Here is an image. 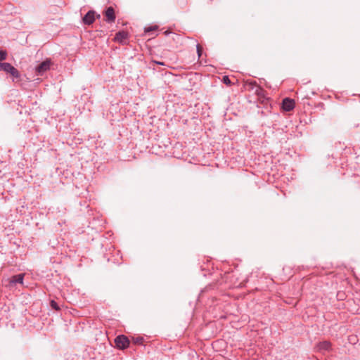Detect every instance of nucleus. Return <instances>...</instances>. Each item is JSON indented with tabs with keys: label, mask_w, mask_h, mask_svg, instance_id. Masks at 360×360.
<instances>
[{
	"label": "nucleus",
	"mask_w": 360,
	"mask_h": 360,
	"mask_svg": "<svg viewBox=\"0 0 360 360\" xmlns=\"http://www.w3.org/2000/svg\"><path fill=\"white\" fill-rule=\"evenodd\" d=\"M7 55L6 51L0 50V62L5 60L7 58Z\"/></svg>",
	"instance_id": "10"
},
{
	"label": "nucleus",
	"mask_w": 360,
	"mask_h": 360,
	"mask_svg": "<svg viewBox=\"0 0 360 360\" xmlns=\"http://www.w3.org/2000/svg\"><path fill=\"white\" fill-rule=\"evenodd\" d=\"M222 82L228 86H230L232 84L231 79L228 76H224L222 78Z\"/></svg>",
	"instance_id": "12"
},
{
	"label": "nucleus",
	"mask_w": 360,
	"mask_h": 360,
	"mask_svg": "<svg viewBox=\"0 0 360 360\" xmlns=\"http://www.w3.org/2000/svg\"><path fill=\"white\" fill-rule=\"evenodd\" d=\"M51 62V60L46 59V60L41 63L35 68V71L37 75L42 76L47 70H49Z\"/></svg>",
	"instance_id": "3"
},
{
	"label": "nucleus",
	"mask_w": 360,
	"mask_h": 360,
	"mask_svg": "<svg viewBox=\"0 0 360 360\" xmlns=\"http://www.w3.org/2000/svg\"><path fill=\"white\" fill-rule=\"evenodd\" d=\"M115 346L120 349H124L129 345V339L124 335H120L115 339Z\"/></svg>",
	"instance_id": "2"
},
{
	"label": "nucleus",
	"mask_w": 360,
	"mask_h": 360,
	"mask_svg": "<svg viewBox=\"0 0 360 360\" xmlns=\"http://www.w3.org/2000/svg\"><path fill=\"white\" fill-rule=\"evenodd\" d=\"M196 49H197V53L198 54V56L200 57L201 53H202V48L200 46V44H197Z\"/></svg>",
	"instance_id": "13"
},
{
	"label": "nucleus",
	"mask_w": 360,
	"mask_h": 360,
	"mask_svg": "<svg viewBox=\"0 0 360 360\" xmlns=\"http://www.w3.org/2000/svg\"><path fill=\"white\" fill-rule=\"evenodd\" d=\"M50 305H51V308L54 309L56 311H59L60 309L58 303L54 300L51 301Z\"/></svg>",
	"instance_id": "11"
},
{
	"label": "nucleus",
	"mask_w": 360,
	"mask_h": 360,
	"mask_svg": "<svg viewBox=\"0 0 360 360\" xmlns=\"http://www.w3.org/2000/svg\"><path fill=\"white\" fill-rule=\"evenodd\" d=\"M128 37V33L125 31H120L116 33L115 41L123 44Z\"/></svg>",
	"instance_id": "7"
},
{
	"label": "nucleus",
	"mask_w": 360,
	"mask_h": 360,
	"mask_svg": "<svg viewBox=\"0 0 360 360\" xmlns=\"http://www.w3.org/2000/svg\"><path fill=\"white\" fill-rule=\"evenodd\" d=\"M316 348L320 352L328 351L331 348V343L328 341H323L317 345Z\"/></svg>",
	"instance_id": "8"
},
{
	"label": "nucleus",
	"mask_w": 360,
	"mask_h": 360,
	"mask_svg": "<svg viewBox=\"0 0 360 360\" xmlns=\"http://www.w3.org/2000/svg\"><path fill=\"white\" fill-rule=\"evenodd\" d=\"M295 105V103L294 100L285 98L283 100L282 108L285 111L289 112L294 109Z\"/></svg>",
	"instance_id": "5"
},
{
	"label": "nucleus",
	"mask_w": 360,
	"mask_h": 360,
	"mask_svg": "<svg viewBox=\"0 0 360 360\" xmlns=\"http://www.w3.org/2000/svg\"><path fill=\"white\" fill-rule=\"evenodd\" d=\"M24 274H20L18 275L13 276L10 281V284L23 283Z\"/></svg>",
	"instance_id": "9"
},
{
	"label": "nucleus",
	"mask_w": 360,
	"mask_h": 360,
	"mask_svg": "<svg viewBox=\"0 0 360 360\" xmlns=\"http://www.w3.org/2000/svg\"><path fill=\"white\" fill-rule=\"evenodd\" d=\"M141 340H142V338H140L139 340H137V341H136V342H141Z\"/></svg>",
	"instance_id": "16"
},
{
	"label": "nucleus",
	"mask_w": 360,
	"mask_h": 360,
	"mask_svg": "<svg viewBox=\"0 0 360 360\" xmlns=\"http://www.w3.org/2000/svg\"><path fill=\"white\" fill-rule=\"evenodd\" d=\"M156 28V27H149L148 28L147 30H146V32H150L151 30H153Z\"/></svg>",
	"instance_id": "15"
},
{
	"label": "nucleus",
	"mask_w": 360,
	"mask_h": 360,
	"mask_svg": "<svg viewBox=\"0 0 360 360\" xmlns=\"http://www.w3.org/2000/svg\"><path fill=\"white\" fill-rule=\"evenodd\" d=\"M95 20V12L89 11L83 18L82 21L85 25H91Z\"/></svg>",
	"instance_id": "6"
},
{
	"label": "nucleus",
	"mask_w": 360,
	"mask_h": 360,
	"mask_svg": "<svg viewBox=\"0 0 360 360\" xmlns=\"http://www.w3.org/2000/svg\"><path fill=\"white\" fill-rule=\"evenodd\" d=\"M105 21L108 23L114 22L115 20V10L112 7L110 6L104 12Z\"/></svg>",
	"instance_id": "4"
},
{
	"label": "nucleus",
	"mask_w": 360,
	"mask_h": 360,
	"mask_svg": "<svg viewBox=\"0 0 360 360\" xmlns=\"http://www.w3.org/2000/svg\"><path fill=\"white\" fill-rule=\"evenodd\" d=\"M153 63L160 65H165V63L163 62H160V61L153 60Z\"/></svg>",
	"instance_id": "14"
},
{
	"label": "nucleus",
	"mask_w": 360,
	"mask_h": 360,
	"mask_svg": "<svg viewBox=\"0 0 360 360\" xmlns=\"http://www.w3.org/2000/svg\"><path fill=\"white\" fill-rule=\"evenodd\" d=\"M0 71H4L9 73L15 78H18L20 77L18 70L8 63H0Z\"/></svg>",
	"instance_id": "1"
}]
</instances>
